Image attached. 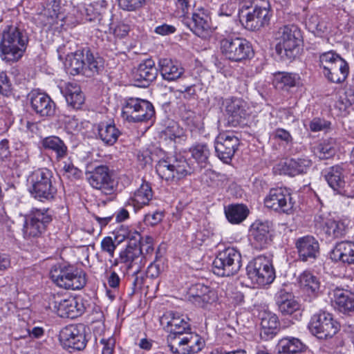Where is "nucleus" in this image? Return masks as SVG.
<instances>
[{
    "label": "nucleus",
    "instance_id": "nucleus-48",
    "mask_svg": "<svg viewBox=\"0 0 354 354\" xmlns=\"http://www.w3.org/2000/svg\"><path fill=\"white\" fill-rule=\"evenodd\" d=\"M155 115V110L153 104L145 100H143L140 109L137 113V118L134 122H146L151 120Z\"/></svg>",
    "mask_w": 354,
    "mask_h": 354
},
{
    "label": "nucleus",
    "instance_id": "nucleus-9",
    "mask_svg": "<svg viewBox=\"0 0 354 354\" xmlns=\"http://www.w3.org/2000/svg\"><path fill=\"white\" fill-rule=\"evenodd\" d=\"M241 266L240 252L229 247L217 254L213 261V272L220 277H230L237 274Z\"/></svg>",
    "mask_w": 354,
    "mask_h": 354
},
{
    "label": "nucleus",
    "instance_id": "nucleus-52",
    "mask_svg": "<svg viewBox=\"0 0 354 354\" xmlns=\"http://www.w3.org/2000/svg\"><path fill=\"white\" fill-rule=\"evenodd\" d=\"M314 153L319 159H329L332 157V145L325 142L321 143L315 148Z\"/></svg>",
    "mask_w": 354,
    "mask_h": 354
},
{
    "label": "nucleus",
    "instance_id": "nucleus-28",
    "mask_svg": "<svg viewBox=\"0 0 354 354\" xmlns=\"http://www.w3.org/2000/svg\"><path fill=\"white\" fill-rule=\"evenodd\" d=\"M270 223L268 221H255L250 227L251 239L261 248H264L270 241Z\"/></svg>",
    "mask_w": 354,
    "mask_h": 354
},
{
    "label": "nucleus",
    "instance_id": "nucleus-10",
    "mask_svg": "<svg viewBox=\"0 0 354 354\" xmlns=\"http://www.w3.org/2000/svg\"><path fill=\"white\" fill-rule=\"evenodd\" d=\"M246 272L251 281L260 286L270 284L276 277L272 261L262 255L257 257L248 263Z\"/></svg>",
    "mask_w": 354,
    "mask_h": 354
},
{
    "label": "nucleus",
    "instance_id": "nucleus-29",
    "mask_svg": "<svg viewBox=\"0 0 354 354\" xmlns=\"http://www.w3.org/2000/svg\"><path fill=\"white\" fill-rule=\"evenodd\" d=\"M312 162L308 158H291L279 165L281 174L295 176L296 175L306 173L311 167Z\"/></svg>",
    "mask_w": 354,
    "mask_h": 354
},
{
    "label": "nucleus",
    "instance_id": "nucleus-44",
    "mask_svg": "<svg viewBox=\"0 0 354 354\" xmlns=\"http://www.w3.org/2000/svg\"><path fill=\"white\" fill-rule=\"evenodd\" d=\"M333 66L337 69L335 77H333V83L340 84L344 82L349 73L348 64L339 55L333 52Z\"/></svg>",
    "mask_w": 354,
    "mask_h": 354
},
{
    "label": "nucleus",
    "instance_id": "nucleus-21",
    "mask_svg": "<svg viewBox=\"0 0 354 354\" xmlns=\"http://www.w3.org/2000/svg\"><path fill=\"white\" fill-rule=\"evenodd\" d=\"M158 69L151 58L142 61L133 72V80L136 86L146 88L153 82L158 75Z\"/></svg>",
    "mask_w": 354,
    "mask_h": 354
},
{
    "label": "nucleus",
    "instance_id": "nucleus-23",
    "mask_svg": "<svg viewBox=\"0 0 354 354\" xmlns=\"http://www.w3.org/2000/svg\"><path fill=\"white\" fill-rule=\"evenodd\" d=\"M275 300L278 310L283 315H295L297 319L301 316L300 304L290 292L283 289L280 290L276 294Z\"/></svg>",
    "mask_w": 354,
    "mask_h": 354
},
{
    "label": "nucleus",
    "instance_id": "nucleus-47",
    "mask_svg": "<svg viewBox=\"0 0 354 354\" xmlns=\"http://www.w3.org/2000/svg\"><path fill=\"white\" fill-rule=\"evenodd\" d=\"M136 234L138 237L136 239V248L140 249L143 259L146 258V255L151 254L153 252V239L149 236L140 237V234L138 232Z\"/></svg>",
    "mask_w": 354,
    "mask_h": 354
},
{
    "label": "nucleus",
    "instance_id": "nucleus-4",
    "mask_svg": "<svg viewBox=\"0 0 354 354\" xmlns=\"http://www.w3.org/2000/svg\"><path fill=\"white\" fill-rule=\"evenodd\" d=\"M52 281L67 290H80L86 283V273L77 268L65 263H56L50 271Z\"/></svg>",
    "mask_w": 354,
    "mask_h": 354
},
{
    "label": "nucleus",
    "instance_id": "nucleus-19",
    "mask_svg": "<svg viewBox=\"0 0 354 354\" xmlns=\"http://www.w3.org/2000/svg\"><path fill=\"white\" fill-rule=\"evenodd\" d=\"M183 24L196 36L207 39L212 33L211 18L203 10L194 12L191 19H187Z\"/></svg>",
    "mask_w": 354,
    "mask_h": 354
},
{
    "label": "nucleus",
    "instance_id": "nucleus-61",
    "mask_svg": "<svg viewBox=\"0 0 354 354\" xmlns=\"http://www.w3.org/2000/svg\"><path fill=\"white\" fill-rule=\"evenodd\" d=\"M63 169L68 178L80 179L82 175V171L75 167L72 163H65Z\"/></svg>",
    "mask_w": 354,
    "mask_h": 354
},
{
    "label": "nucleus",
    "instance_id": "nucleus-60",
    "mask_svg": "<svg viewBox=\"0 0 354 354\" xmlns=\"http://www.w3.org/2000/svg\"><path fill=\"white\" fill-rule=\"evenodd\" d=\"M130 30V25L120 21L113 28V34L116 37L121 39L127 36Z\"/></svg>",
    "mask_w": 354,
    "mask_h": 354
},
{
    "label": "nucleus",
    "instance_id": "nucleus-31",
    "mask_svg": "<svg viewBox=\"0 0 354 354\" xmlns=\"http://www.w3.org/2000/svg\"><path fill=\"white\" fill-rule=\"evenodd\" d=\"M247 103L241 98L232 97L226 100L225 111L232 118V122L239 124L248 115Z\"/></svg>",
    "mask_w": 354,
    "mask_h": 354
},
{
    "label": "nucleus",
    "instance_id": "nucleus-15",
    "mask_svg": "<svg viewBox=\"0 0 354 354\" xmlns=\"http://www.w3.org/2000/svg\"><path fill=\"white\" fill-rule=\"evenodd\" d=\"M264 204L268 209L286 214L292 213L294 206L291 194L281 187L271 189L264 199Z\"/></svg>",
    "mask_w": 354,
    "mask_h": 354
},
{
    "label": "nucleus",
    "instance_id": "nucleus-50",
    "mask_svg": "<svg viewBox=\"0 0 354 354\" xmlns=\"http://www.w3.org/2000/svg\"><path fill=\"white\" fill-rule=\"evenodd\" d=\"M350 221L346 217H343L333 221V237L344 236L348 230Z\"/></svg>",
    "mask_w": 354,
    "mask_h": 354
},
{
    "label": "nucleus",
    "instance_id": "nucleus-42",
    "mask_svg": "<svg viewBox=\"0 0 354 354\" xmlns=\"http://www.w3.org/2000/svg\"><path fill=\"white\" fill-rule=\"evenodd\" d=\"M142 101L143 100L140 98L130 97L127 99L122 106V114L123 118L129 122H134Z\"/></svg>",
    "mask_w": 354,
    "mask_h": 354
},
{
    "label": "nucleus",
    "instance_id": "nucleus-16",
    "mask_svg": "<svg viewBox=\"0 0 354 354\" xmlns=\"http://www.w3.org/2000/svg\"><path fill=\"white\" fill-rule=\"evenodd\" d=\"M120 236L122 238L118 241V243L124 240L126 238L129 239L127 233L116 235L115 236V241ZM120 261L125 266L126 271H129L136 267L135 273L140 272L142 261V257H141V252L140 249L136 248V238H130V241L127 248L120 252Z\"/></svg>",
    "mask_w": 354,
    "mask_h": 354
},
{
    "label": "nucleus",
    "instance_id": "nucleus-40",
    "mask_svg": "<svg viewBox=\"0 0 354 354\" xmlns=\"http://www.w3.org/2000/svg\"><path fill=\"white\" fill-rule=\"evenodd\" d=\"M274 75L275 86L281 89L296 86L300 80L299 75L297 73L278 72L274 73Z\"/></svg>",
    "mask_w": 354,
    "mask_h": 354
},
{
    "label": "nucleus",
    "instance_id": "nucleus-49",
    "mask_svg": "<svg viewBox=\"0 0 354 354\" xmlns=\"http://www.w3.org/2000/svg\"><path fill=\"white\" fill-rule=\"evenodd\" d=\"M319 68L321 73L330 81L332 68V51L324 52L319 55Z\"/></svg>",
    "mask_w": 354,
    "mask_h": 354
},
{
    "label": "nucleus",
    "instance_id": "nucleus-34",
    "mask_svg": "<svg viewBox=\"0 0 354 354\" xmlns=\"http://www.w3.org/2000/svg\"><path fill=\"white\" fill-rule=\"evenodd\" d=\"M95 131L96 138L107 146L113 145L120 135V131L113 123L100 122L95 126Z\"/></svg>",
    "mask_w": 354,
    "mask_h": 354
},
{
    "label": "nucleus",
    "instance_id": "nucleus-14",
    "mask_svg": "<svg viewBox=\"0 0 354 354\" xmlns=\"http://www.w3.org/2000/svg\"><path fill=\"white\" fill-rule=\"evenodd\" d=\"M168 346L174 353L194 354L203 349L205 341L200 335L189 330L181 336L174 337V341L170 342Z\"/></svg>",
    "mask_w": 354,
    "mask_h": 354
},
{
    "label": "nucleus",
    "instance_id": "nucleus-12",
    "mask_svg": "<svg viewBox=\"0 0 354 354\" xmlns=\"http://www.w3.org/2000/svg\"><path fill=\"white\" fill-rule=\"evenodd\" d=\"M86 176L89 185L102 194L111 195L116 191L113 172L108 166H97L92 171H87Z\"/></svg>",
    "mask_w": 354,
    "mask_h": 354
},
{
    "label": "nucleus",
    "instance_id": "nucleus-8",
    "mask_svg": "<svg viewBox=\"0 0 354 354\" xmlns=\"http://www.w3.org/2000/svg\"><path fill=\"white\" fill-rule=\"evenodd\" d=\"M223 55L228 60L241 62L252 57L254 52L250 43L239 37L223 38L220 41Z\"/></svg>",
    "mask_w": 354,
    "mask_h": 354
},
{
    "label": "nucleus",
    "instance_id": "nucleus-63",
    "mask_svg": "<svg viewBox=\"0 0 354 354\" xmlns=\"http://www.w3.org/2000/svg\"><path fill=\"white\" fill-rule=\"evenodd\" d=\"M161 270L162 267L156 261H154L153 262H151L147 268L146 272L147 277L151 279L157 278L160 274Z\"/></svg>",
    "mask_w": 354,
    "mask_h": 354
},
{
    "label": "nucleus",
    "instance_id": "nucleus-24",
    "mask_svg": "<svg viewBox=\"0 0 354 354\" xmlns=\"http://www.w3.org/2000/svg\"><path fill=\"white\" fill-rule=\"evenodd\" d=\"M295 246L299 260L304 262L316 259L319 254V243L313 236L307 235L299 238Z\"/></svg>",
    "mask_w": 354,
    "mask_h": 354
},
{
    "label": "nucleus",
    "instance_id": "nucleus-54",
    "mask_svg": "<svg viewBox=\"0 0 354 354\" xmlns=\"http://www.w3.org/2000/svg\"><path fill=\"white\" fill-rule=\"evenodd\" d=\"M278 317L274 314L266 313L261 318V327L278 328Z\"/></svg>",
    "mask_w": 354,
    "mask_h": 354
},
{
    "label": "nucleus",
    "instance_id": "nucleus-22",
    "mask_svg": "<svg viewBox=\"0 0 354 354\" xmlns=\"http://www.w3.org/2000/svg\"><path fill=\"white\" fill-rule=\"evenodd\" d=\"M311 333L319 339H328L332 330V315L325 311L314 315L308 324Z\"/></svg>",
    "mask_w": 354,
    "mask_h": 354
},
{
    "label": "nucleus",
    "instance_id": "nucleus-64",
    "mask_svg": "<svg viewBox=\"0 0 354 354\" xmlns=\"http://www.w3.org/2000/svg\"><path fill=\"white\" fill-rule=\"evenodd\" d=\"M100 344L103 345L102 354H113L115 339L113 337L109 339L102 338L100 339Z\"/></svg>",
    "mask_w": 354,
    "mask_h": 354
},
{
    "label": "nucleus",
    "instance_id": "nucleus-53",
    "mask_svg": "<svg viewBox=\"0 0 354 354\" xmlns=\"http://www.w3.org/2000/svg\"><path fill=\"white\" fill-rule=\"evenodd\" d=\"M101 250L109 254L111 258L114 257L115 250L117 248L114 240L111 236L104 237L101 241Z\"/></svg>",
    "mask_w": 354,
    "mask_h": 354
},
{
    "label": "nucleus",
    "instance_id": "nucleus-3",
    "mask_svg": "<svg viewBox=\"0 0 354 354\" xmlns=\"http://www.w3.org/2000/svg\"><path fill=\"white\" fill-rule=\"evenodd\" d=\"M278 43L275 46L277 54L283 61L292 62L299 54L302 43L300 29L294 24L280 27L277 31Z\"/></svg>",
    "mask_w": 354,
    "mask_h": 354
},
{
    "label": "nucleus",
    "instance_id": "nucleus-41",
    "mask_svg": "<svg viewBox=\"0 0 354 354\" xmlns=\"http://www.w3.org/2000/svg\"><path fill=\"white\" fill-rule=\"evenodd\" d=\"M228 221L232 224H239L248 216V209L242 204L232 205L225 209Z\"/></svg>",
    "mask_w": 354,
    "mask_h": 354
},
{
    "label": "nucleus",
    "instance_id": "nucleus-62",
    "mask_svg": "<svg viewBox=\"0 0 354 354\" xmlns=\"http://www.w3.org/2000/svg\"><path fill=\"white\" fill-rule=\"evenodd\" d=\"M330 122L320 118H314L310 123L312 131H319L329 128Z\"/></svg>",
    "mask_w": 354,
    "mask_h": 354
},
{
    "label": "nucleus",
    "instance_id": "nucleus-30",
    "mask_svg": "<svg viewBox=\"0 0 354 354\" xmlns=\"http://www.w3.org/2000/svg\"><path fill=\"white\" fill-rule=\"evenodd\" d=\"M333 296L339 312L347 315H354V292L337 286L333 290Z\"/></svg>",
    "mask_w": 354,
    "mask_h": 354
},
{
    "label": "nucleus",
    "instance_id": "nucleus-6",
    "mask_svg": "<svg viewBox=\"0 0 354 354\" xmlns=\"http://www.w3.org/2000/svg\"><path fill=\"white\" fill-rule=\"evenodd\" d=\"M156 171L162 179L172 182L191 174L194 172V169L189 165L183 156H176L159 160L156 166Z\"/></svg>",
    "mask_w": 354,
    "mask_h": 354
},
{
    "label": "nucleus",
    "instance_id": "nucleus-56",
    "mask_svg": "<svg viewBox=\"0 0 354 354\" xmlns=\"http://www.w3.org/2000/svg\"><path fill=\"white\" fill-rule=\"evenodd\" d=\"M236 10V5L232 1H228L221 5L218 15L219 17H231Z\"/></svg>",
    "mask_w": 354,
    "mask_h": 354
},
{
    "label": "nucleus",
    "instance_id": "nucleus-25",
    "mask_svg": "<svg viewBox=\"0 0 354 354\" xmlns=\"http://www.w3.org/2000/svg\"><path fill=\"white\" fill-rule=\"evenodd\" d=\"M215 292L203 283L193 285L189 291V299L196 306L204 308L215 300Z\"/></svg>",
    "mask_w": 354,
    "mask_h": 354
},
{
    "label": "nucleus",
    "instance_id": "nucleus-36",
    "mask_svg": "<svg viewBox=\"0 0 354 354\" xmlns=\"http://www.w3.org/2000/svg\"><path fill=\"white\" fill-rule=\"evenodd\" d=\"M341 261L348 264L354 263V245L351 242L341 241L333 248V262Z\"/></svg>",
    "mask_w": 354,
    "mask_h": 354
},
{
    "label": "nucleus",
    "instance_id": "nucleus-46",
    "mask_svg": "<svg viewBox=\"0 0 354 354\" xmlns=\"http://www.w3.org/2000/svg\"><path fill=\"white\" fill-rule=\"evenodd\" d=\"M298 282L300 287L307 292L314 293L319 288V282L317 277L307 270L299 275Z\"/></svg>",
    "mask_w": 354,
    "mask_h": 354
},
{
    "label": "nucleus",
    "instance_id": "nucleus-5",
    "mask_svg": "<svg viewBox=\"0 0 354 354\" xmlns=\"http://www.w3.org/2000/svg\"><path fill=\"white\" fill-rule=\"evenodd\" d=\"M29 191L32 197L44 202L53 199L57 194L53 173L47 168L38 169L28 178Z\"/></svg>",
    "mask_w": 354,
    "mask_h": 354
},
{
    "label": "nucleus",
    "instance_id": "nucleus-2",
    "mask_svg": "<svg viewBox=\"0 0 354 354\" xmlns=\"http://www.w3.org/2000/svg\"><path fill=\"white\" fill-rule=\"evenodd\" d=\"M272 13L268 0H250L239 9V21L244 27L257 31L270 24Z\"/></svg>",
    "mask_w": 354,
    "mask_h": 354
},
{
    "label": "nucleus",
    "instance_id": "nucleus-18",
    "mask_svg": "<svg viewBox=\"0 0 354 354\" xmlns=\"http://www.w3.org/2000/svg\"><path fill=\"white\" fill-rule=\"evenodd\" d=\"M28 96L31 109L37 115L46 118L55 115L56 104L48 95L32 91Z\"/></svg>",
    "mask_w": 354,
    "mask_h": 354
},
{
    "label": "nucleus",
    "instance_id": "nucleus-35",
    "mask_svg": "<svg viewBox=\"0 0 354 354\" xmlns=\"http://www.w3.org/2000/svg\"><path fill=\"white\" fill-rule=\"evenodd\" d=\"M306 348V344L300 339L292 336L282 337L277 345L279 354H297L305 351Z\"/></svg>",
    "mask_w": 354,
    "mask_h": 354
},
{
    "label": "nucleus",
    "instance_id": "nucleus-37",
    "mask_svg": "<svg viewBox=\"0 0 354 354\" xmlns=\"http://www.w3.org/2000/svg\"><path fill=\"white\" fill-rule=\"evenodd\" d=\"M349 173L345 164L333 167V192L342 196L349 183Z\"/></svg>",
    "mask_w": 354,
    "mask_h": 354
},
{
    "label": "nucleus",
    "instance_id": "nucleus-20",
    "mask_svg": "<svg viewBox=\"0 0 354 354\" xmlns=\"http://www.w3.org/2000/svg\"><path fill=\"white\" fill-rule=\"evenodd\" d=\"M161 324L169 332L168 340L174 341V337L181 336L191 330L190 324L185 318L174 312H168L160 319Z\"/></svg>",
    "mask_w": 354,
    "mask_h": 354
},
{
    "label": "nucleus",
    "instance_id": "nucleus-32",
    "mask_svg": "<svg viewBox=\"0 0 354 354\" xmlns=\"http://www.w3.org/2000/svg\"><path fill=\"white\" fill-rule=\"evenodd\" d=\"M42 147L47 151L53 152L57 161H60L67 157L68 149L63 140L57 136H49L41 140Z\"/></svg>",
    "mask_w": 354,
    "mask_h": 354
},
{
    "label": "nucleus",
    "instance_id": "nucleus-58",
    "mask_svg": "<svg viewBox=\"0 0 354 354\" xmlns=\"http://www.w3.org/2000/svg\"><path fill=\"white\" fill-rule=\"evenodd\" d=\"M10 83L5 71L0 69V93L8 95L10 92Z\"/></svg>",
    "mask_w": 354,
    "mask_h": 354
},
{
    "label": "nucleus",
    "instance_id": "nucleus-55",
    "mask_svg": "<svg viewBox=\"0 0 354 354\" xmlns=\"http://www.w3.org/2000/svg\"><path fill=\"white\" fill-rule=\"evenodd\" d=\"M107 6L108 2L106 0H97L88 5L86 8H84V10L88 15H90L88 13L89 12L97 10V12L100 13V17H102V14L104 11H105Z\"/></svg>",
    "mask_w": 354,
    "mask_h": 354
},
{
    "label": "nucleus",
    "instance_id": "nucleus-33",
    "mask_svg": "<svg viewBox=\"0 0 354 354\" xmlns=\"http://www.w3.org/2000/svg\"><path fill=\"white\" fill-rule=\"evenodd\" d=\"M84 76L94 77L104 71V61L88 47H85Z\"/></svg>",
    "mask_w": 354,
    "mask_h": 354
},
{
    "label": "nucleus",
    "instance_id": "nucleus-51",
    "mask_svg": "<svg viewBox=\"0 0 354 354\" xmlns=\"http://www.w3.org/2000/svg\"><path fill=\"white\" fill-rule=\"evenodd\" d=\"M146 0H118L120 8L127 11H136L145 4Z\"/></svg>",
    "mask_w": 354,
    "mask_h": 354
},
{
    "label": "nucleus",
    "instance_id": "nucleus-57",
    "mask_svg": "<svg viewBox=\"0 0 354 354\" xmlns=\"http://www.w3.org/2000/svg\"><path fill=\"white\" fill-rule=\"evenodd\" d=\"M181 118L191 131L192 130V128L197 127L198 121L194 111L190 110L185 111L181 113Z\"/></svg>",
    "mask_w": 354,
    "mask_h": 354
},
{
    "label": "nucleus",
    "instance_id": "nucleus-59",
    "mask_svg": "<svg viewBox=\"0 0 354 354\" xmlns=\"http://www.w3.org/2000/svg\"><path fill=\"white\" fill-rule=\"evenodd\" d=\"M164 217L163 212L156 211L153 213H148L145 216V221L148 225L154 226L158 224Z\"/></svg>",
    "mask_w": 354,
    "mask_h": 354
},
{
    "label": "nucleus",
    "instance_id": "nucleus-45",
    "mask_svg": "<svg viewBox=\"0 0 354 354\" xmlns=\"http://www.w3.org/2000/svg\"><path fill=\"white\" fill-rule=\"evenodd\" d=\"M332 225V219L325 216L324 214H321L316 221V233L319 236L322 241L330 242V227Z\"/></svg>",
    "mask_w": 354,
    "mask_h": 354
},
{
    "label": "nucleus",
    "instance_id": "nucleus-17",
    "mask_svg": "<svg viewBox=\"0 0 354 354\" xmlns=\"http://www.w3.org/2000/svg\"><path fill=\"white\" fill-rule=\"evenodd\" d=\"M239 145V139L232 133H221L214 141L216 156L223 162L228 163L238 149Z\"/></svg>",
    "mask_w": 354,
    "mask_h": 354
},
{
    "label": "nucleus",
    "instance_id": "nucleus-11",
    "mask_svg": "<svg viewBox=\"0 0 354 354\" xmlns=\"http://www.w3.org/2000/svg\"><path fill=\"white\" fill-rule=\"evenodd\" d=\"M49 305L63 318L75 319L81 316L86 310L83 299L80 297L63 299L59 295H53L50 297Z\"/></svg>",
    "mask_w": 354,
    "mask_h": 354
},
{
    "label": "nucleus",
    "instance_id": "nucleus-13",
    "mask_svg": "<svg viewBox=\"0 0 354 354\" xmlns=\"http://www.w3.org/2000/svg\"><path fill=\"white\" fill-rule=\"evenodd\" d=\"M86 332L83 324L67 325L60 330L59 339L64 348L81 351L86 346Z\"/></svg>",
    "mask_w": 354,
    "mask_h": 354
},
{
    "label": "nucleus",
    "instance_id": "nucleus-26",
    "mask_svg": "<svg viewBox=\"0 0 354 354\" xmlns=\"http://www.w3.org/2000/svg\"><path fill=\"white\" fill-rule=\"evenodd\" d=\"M158 67L162 79L168 82L176 81L185 72L184 68L179 62L169 58L160 59Z\"/></svg>",
    "mask_w": 354,
    "mask_h": 354
},
{
    "label": "nucleus",
    "instance_id": "nucleus-43",
    "mask_svg": "<svg viewBox=\"0 0 354 354\" xmlns=\"http://www.w3.org/2000/svg\"><path fill=\"white\" fill-rule=\"evenodd\" d=\"M190 151L192 156L201 168L206 167L209 165L210 150L206 144L197 143L191 147Z\"/></svg>",
    "mask_w": 354,
    "mask_h": 354
},
{
    "label": "nucleus",
    "instance_id": "nucleus-27",
    "mask_svg": "<svg viewBox=\"0 0 354 354\" xmlns=\"http://www.w3.org/2000/svg\"><path fill=\"white\" fill-rule=\"evenodd\" d=\"M153 192L148 182L143 181L140 187L134 192L126 203V207H130L135 212L149 204L152 199Z\"/></svg>",
    "mask_w": 354,
    "mask_h": 354
},
{
    "label": "nucleus",
    "instance_id": "nucleus-39",
    "mask_svg": "<svg viewBox=\"0 0 354 354\" xmlns=\"http://www.w3.org/2000/svg\"><path fill=\"white\" fill-rule=\"evenodd\" d=\"M85 47L77 49L75 52L67 55L66 65L70 73L76 75L82 73L84 75Z\"/></svg>",
    "mask_w": 354,
    "mask_h": 354
},
{
    "label": "nucleus",
    "instance_id": "nucleus-1",
    "mask_svg": "<svg viewBox=\"0 0 354 354\" xmlns=\"http://www.w3.org/2000/svg\"><path fill=\"white\" fill-rule=\"evenodd\" d=\"M29 37L27 31L17 23L5 25L0 34V56L7 63L17 62L24 56Z\"/></svg>",
    "mask_w": 354,
    "mask_h": 354
},
{
    "label": "nucleus",
    "instance_id": "nucleus-38",
    "mask_svg": "<svg viewBox=\"0 0 354 354\" xmlns=\"http://www.w3.org/2000/svg\"><path fill=\"white\" fill-rule=\"evenodd\" d=\"M67 104L74 109H80L84 103V95L75 83H68L64 91Z\"/></svg>",
    "mask_w": 354,
    "mask_h": 354
},
{
    "label": "nucleus",
    "instance_id": "nucleus-7",
    "mask_svg": "<svg viewBox=\"0 0 354 354\" xmlns=\"http://www.w3.org/2000/svg\"><path fill=\"white\" fill-rule=\"evenodd\" d=\"M52 214L48 209L32 208L24 216L23 234L25 239L41 236L51 223Z\"/></svg>",
    "mask_w": 354,
    "mask_h": 354
}]
</instances>
